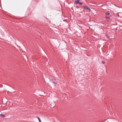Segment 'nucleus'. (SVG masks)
<instances>
[{
    "label": "nucleus",
    "instance_id": "f257e3e1",
    "mask_svg": "<svg viewBox=\"0 0 122 122\" xmlns=\"http://www.w3.org/2000/svg\"><path fill=\"white\" fill-rule=\"evenodd\" d=\"M75 2L77 4H79L80 5H81L82 4V3L79 2V0H77L75 1Z\"/></svg>",
    "mask_w": 122,
    "mask_h": 122
},
{
    "label": "nucleus",
    "instance_id": "f03ea898",
    "mask_svg": "<svg viewBox=\"0 0 122 122\" xmlns=\"http://www.w3.org/2000/svg\"><path fill=\"white\" fill-rule=\"evenodd\" d=\"M84 9H86L88 10L89 11H90L91 10V9L89 8H88V7H87L86 6H85L84 7Z\"/></svg>",
    "mask_w": 122,
    "mask_h": 122
},
{
    "label": "nucleus",
    "instance_id": "7ed1b4c3",
    "mask_svg": "<svg viewBox=\"0 0 122 122\" xmlns=\"http://www.w3.org/2000/svg\"><path fill=\"white\" fill-rule=\"evenodd\" d=\"M57 81H56V80L55 79H54L52 80V82L53 83H54L55 84H57Z\"/></svg>",
    "mask_w": 122,
    "mask_h": 122
},
{
    "label": "nucleus",
    "instance_id": "20e7f679",
    "mask_svg": "<svg viewBox=\"0 0 122 122\" xmlns=\"http://www.w3.org/2000/svg\"><path fill=\"white\" fill-rule=\"evenodd\" d=\"M109 13L108 12H107L106 14V16L109 15Z\"/></svg>",
    "mask_w": 122,
    "mask_h": 122
},
{
    "label": "nucleus",
    "instance_id": "39448f33",
    "mask_svg": "<svg viewBox=\"0 0 122 122\" xmlns=\"http://www.w3.org/2000/svg\"><path fill=\"white\" fill-rule=\"evenodd\" d=\"M0 116L3 117H4L5 116V115L3 114H1L0 115Z\"/></svg>",
    "mask_w": 122,
    "mask_h": 122
},
{
    "label": "nucleus",
    "instance_id": "423d86ee",
    "mask_svg": "<svg viewBox=\"0 0 122 122\" xmlns=\"http://www.w3.org/2000/svg\"><path fill=\"white\" fill-rule=\"evenodd\" d=\"M106 19H109V17L108 16H106Z\"/></svg>",
    "mask_w": 122,
    "mask_h": 122
},
{
    "label": "nucleus",
    "instance_id": "0eeeda50",
    "mask_svg": "<svg viewBox=\"0 0 122 122\" xmlns=\"http://www.w3.org/2000/svg\"><path fill=\"white\" fill-rule=\"evenodd\" d=\"M38 120H39V122H41V120H40V119L39 118L38 119Z\"/></svg>",
    "mask_w": 122,
    "mask_h": 122
},
{
    "label": "nucleus",
    "instance_id": "6e6552de",
    "mask_svg": "<svg viewBox=\"0 0 122 122\" xmlns=\"http://www.w3.org/2000/svg\"><path fill=\"white\" fill-rule=\"evenodd\" d=\"M102 63L103 64H104V62L103 61H102Z\"/></svg>",
    "mask_w": 122,
    "mask_h": 122
}]
</instances>
